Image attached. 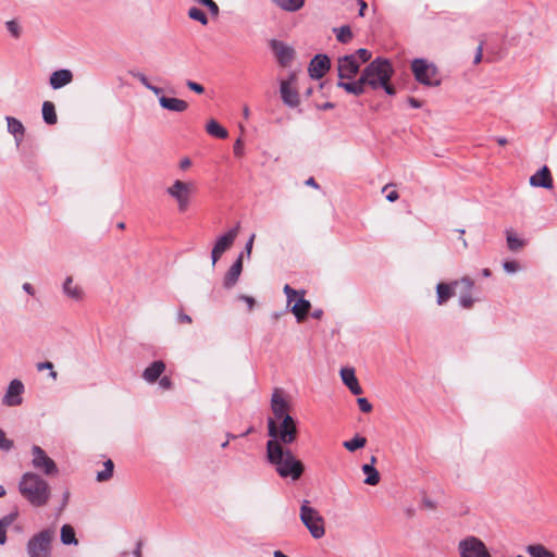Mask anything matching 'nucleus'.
I'll list each match as a JSON object with an SVG mask.
<instances>
[{"label":"nucleus","instance_id":"2f4dec72","mask_svg":"<svg viewBox=\"0 0 557 557\" xmlns=\"http://www.w3.org/2000/svg\"><path fill=\"white\" fill-rule=\"evenodd\" d=\"M60 540H61L62 544H64V545H77L78 544V541H77L76 534H75V530L70 524L62 525L61 533H60Z\"/></svg>","mask_w":557,"mask_h":557},{"label":"nucleus","instance_id":"052dcab7","mask_svg":"<svg viewBox=\"0 0 557 557\" xmlns=\"http://www.w3.org/2000/svg\"><path fill=\"white\" fill-rule=\"evenodd\" d=\"M399 198V195L396 190H392L389 191L387 195H386V199L389 201V202H394L396 201L397 199Z\"/></svg>","mask_w":557,"mask_h":557},{"label":"nucleus","instance_id":"a18cd8bd","mask_svg":"<svg viewBox=\"0 0 557 557\" xmlns=\"http://www.w3.org/2000/svg\"><path fill=\"white\" fill-rule=\"evenodd\" d=\"M157 382H158L159 388L162 391H169L173 387L172 380L166 375L161 376Z\"/></svg>","mask_w":557,"mask_h":557},{"label":"nucleus","instance_id":"cd10ccee","mask_svg":"<svg viewBox=\"0 0 557 557\" xmlns=\"http://www.w3.org/2000/svg\"><path fill=\"white\" fill-rule=\"evenodd\" d=\"M376 461V458L374 456L371 457V463L363 465L362 466V472L366 474L364 484L367 485H377L380 482V473L379 471L373 467V463Z\"/></svg>","mask_w":557,"mask_h":557},{"label":"nucleus","instance_id":"79ce46f5","mask_svg":"<svg viewBox=\"0 0 557 557\" xmlns=\"http://www.w3.org/2000/svg\"><path fill=\"white\" fill-rule=\"evenodd\" d=\"M350 55H356V60L361 65L366 62H368L371 59V52L368 49L360 48L355 53H351Z\"/></svg>","mask_w":557,"mask_h":557},{"label":"nucleus","instance_id":"f704fd0d","mask_svg":"<svg viewBox=\"0 0 557 557\" xmlns=\"http://www.w3.org/2000/svg\"><path fill=\"white\" fill-rule=\"evenodd\" d=\"M525 550L531 557H555L554 554L542 544L529 545Z\"/></svg>","mask_w":557,"mask_h":557},{"label":"nucleus","instance_id":"ea45409f","mask_svg":"<svg viewBox=\"0 0 557 557\" xmlns=\"http://www.w3.org/2000/svg\"><path fill=\"white\" fill-rule=\"evenodd\" d=\"M132 75L137 78L147 89H149L150 91H152L154 95L159 96L162 94V88L158 87V86H154L152 85L148 77L141 73V72H135V73H132Z\"/></svg>","mask_w":557,"mask_h":557},{"label":"nucleus","instance_id":"0e129e2a","mask_svg":"<svg viewBox=\"0 0 557 557\" xmlns=\"http://www.w3.org/2000/svg\"><path fill=\"white\" fill-rule=\"evenodd\" d=\"M7 542V529L0 524V544L3 545Z\"/></svg>","mask_w":557,"mask_h":557},{"label":"nucleus","instance_id":"f8f14e48","mask_svg":"<svg viewBox=\"0 0 557 557\" xmlns=\"http://www.w3.org/2000/svg\"><path fill=\"white\" fill-rule=\"evenodd\" d=\"M296 73H290L287 79L281 81L280 85L281 98L283 102L290 108H295L299 104V95L296 89Z\"/></svg>","mask_w":557,"mask_h":557},{"label":"nucleus","instance_id":"4d7b16f0","mask_svg":"<svg viewBox=\"0 0 557 557\" xmlns=\"http://www.w3.org/2000/svg\"><path fill=\"white\" fill-rule=\"evenodd\" d=\"M482 55H483V44H480L476 49V53H475L473 63L479 64L482 61Z\"/></svg>","mask_w":557,"mask_h":557},{"label":"nucleus","instance_id":"6e6d98bb","mask_svg":"<svg viewBox=\"0 0 557 557\" xmlns=\"http://www.w3.org/2000/svg\"><path fill=\"white\" fill-rule=\"evenodd\" d=\"M380 88H383L387 95H395L396 90L395 88L389 84V81H386L384 85H380Z\"/></svg>","mask_w":557,"mask_h":557},{"label":"nucleus","instance_id":"0eeeda50","mask_svg":"<svg viewBox=\"0 0 557 557\" xmlns=\"http://www.w3.org/2000/svg\"><path fill=\"white\" fill-rule=\"evenodd\" d=\"M300 520L314 539H321L325 534L324 521L314 508L309 506V500H304L300 507Z\"/></svg>","mask_w":557,"mask_h":557},{"label":"nucleus","instance_id":"39448f33","mask_svg":"<svg viewBox=\"0 0 557 557\" xmlns=\"http://www.w3.org/2000/svg\"><path fill=\"white\" fill-rule=\"evenodd\" d=\"M411 72L414 79L428 87H437L442 84L438 67L426 59L418 58L411 62Z\"/></svg>","mask_w":557,"mask_h":557},{"label":"nucleus","instance_id":"72a5a7b5","mask_svg":"<svg viewBox=\"0 0 557 557\" xmlns=\"http://www.w3.org/2000/svg\"><path fill=\"white\" fill-rule=\"evenodd\" d=\"M272 1L276 5H278L281 9L288 11V12L298 11L305 4V0H272Z\"/></svg>","mask_w":557,"mask_h":557},{"label":"nucleus","instance_id":"6ab92c4d","mask_svg":"<svg viewBox=\"0 0 557 557\" xmlns=\"http://www.w3.org/2000/svg\"><path fill=\"white\" fill-rule=\"evenodd\" d=\"M165 363L162 360L151 362L143 372V379L148 384L157 383L165 371Z\"/></svg>","mask_w":557,"mask_h":557},{"label":"nucleus","instance_id":"4468645a","mask_svg":"<svg viewBox=\"0 0 557 557\" xmlns=\"http://www.w3.org/2000/svg\"><path fill=\"white\" fill-rule=\"evenodd\" d=\"M360 69V64L356 60V55H344L337 59V74L339 81H351L356 77Z\"/></svg>","mask_w":557,"mask_h":557},{"label":"nucleus","instance_id":"09e8293b","mask_svg":"<svg viewBox=\"0 0 557 557\" xmlns=\"http://www.w3.org/2000/svg\"><path fill=\"white\" fill-rule=\"evenodd\" d=\"M186 86L190 90L195 91L196 94H203L205 92L203 86L198 84V83H196V82H194V81H187L186 82Z\"/></svg>","mask_w":557,"mask_h":557},{"label":"nucleus","instance_id":"bf43d9fd","mask_svg":"<svg viewBox=\"0 0 557 557\" xmlns=\"http://www.w3.org/2000/svg\"><path fill=\"white\" fill-rule=\"evenodd\" d=\"M408 103L410 107H412L414 109L421 108V106H422L421 101H419L418 99H416L413 97L408 98Z\"/></svg>","mask_w":557,"mask_h":557},{"label":"nucleus","instance_id":"473e14b6","mask_svg":"<svg viewBox=\"0 0 557 557\" xmlns=\"http://www.w3.org/2000/svg\"><path fill=\"white\" fill-rule=\"evenodd\" d=\"M42 119L48 125H53L58 121L55 107L51 101H45L42 103Z\"/></svg>","mask_w":557,"mask_h":557},{"label":"nucleus","instance_id":"5fc2aeb1","mask_svg":"<svg viewBox=\"0 0 557 557\" xmlns=\"http://www.w3.org/2000/svg\"><path fill=\"white\" fill-rule=\"evenodd\" d=\"M177 321L180 323H187V324H189V323H191L193 320H191L190 315H188V314H186V313L181 311L177 314Z\"/></svg>","mask_w":557,"mask_h":557},{"label":"nucleus","instance_id":"e2e57ef3","mask_svg":"<svg viewBox=\"0 0 557 557\" xmlns=\"http://www.w3.org/2000/svg\"><path fill=\"white\" fill-rule=\"evenodd\" d=\"M191 165V161L188 158H184L180 162L181 170H187Z\"/></svg>","mask_w":557,"mask_h":557},{"label":"nucleus","instance_id":"dca6fc26","mask_svg":"<svg viewBox=\"0 0 557 557\" xmlns=\"http://www.w3.org/2000/svg\"><path fill=\"white\" fill-rule=\"evenodd\" d=\"M331 61L326 54H317L309 64V74L313 79L322 78L330 70Z\"/></svg>","mask_w":557,"mask_h":557},{"label":"nucleus","instance_id":"2eb2a0df","mask_svg":"<svg viewBox=\"0 0 557 557\" xmlns=\"http://www.w3.org/2000/svg\"><path fill=\"white\" fill-rule=\"evenodd\" d=\"M24 391L25 386L21 380H12L8 385L4 396L2 397V405L7 407H16L22 405Z\"/></svg>","mask_w":557,"mask_h":557},{"label":"nucleus","instance_id":"e433bc0d","mask_svg":"<svg viewBox=\"0 0 557 557\" xmlns=\"http://www.w3.org/2000/svg\"><path fill=\"white\" fill-rule=\"evenodd\" d=\"M114 470V463L111 459H108L103 462V470L99 471L97 473V481L98 482H106L109 481L113 475Z\"/></svg>","mask_w":557,"mask_h":557},{"label":"nucleus","instance_id":"f3484780","mask_svg":"<svg viewBox=\"0 0 557 557\" xmlns=\"http://www.w3.org/2000/svg\"><path fill=\"white\" fill-rule=\"evenodd\" d=\"M271 48L278 61V63L282 66H289L293 59L295 51L292 47L285 45L282 41L278 40H272L271 41Z\"/></svg>","mask_w":557,"mask_h":557},{"label":"nucleus","instance_id":"13d9d810","mask_svg":"<svg viewBox=\"0 0 557 557\" xmlns=\"http://www.w3.org/2000/svg\"><path fill=\"white\" fill-rule=\"evenodd\" d=\"M242 136L237 138L234 145V152L236 156H240L243 153V145H242Z\"/></svg>","mask_w":557,"mask_h":557},{"label":"nucleus","instance_id":"37998d69","mask_svg":"<svg viewBox=\"0 0 557 557\" xmlns=\"http://www.w3.org/2000/svg\"><path fill=\"white\" fill-rule=\"evenodd\" d=\"M196 2L208 8L212 16L219 15V7L213 0H196Z\"/></svg>","mask_w":557,"mask_h":557},{"label":"nucleus","instance_id":"49530a36","mask_svg":"<svg viewBox=\"0 0 557 557\" xmlns=\"http://www.w3.org/2000/svg\"><path fill=\"white\" fill-rule=\"evenodd\" d=\"M17 517V512H11L0 519V524L3 525L4 529H7L9 525H11Z\"/></svg>","mask_w":557,"mask_h":557},{"label":"nucleus","instance_id":"4be33fe9","mask_svg":"<svg viewBox=\"0 0 557 557\" xmlns=\"http://www.w3.org/2000/svg\"><path fill=\"white\" fill-rule=\"evenodd\" d=\"M341 377L343 383L347 386L351 394H362L363 391L358 382L354 368H342Z\"/></svg>","mask_w":557,"mask_h":557},{"label":"nucleus","instance_id":"69168bd1","mask_svg":"<svg viewBox=\"0 0 557 557\" xmlns=\"http://www.w3.org/2000/svg\"><path fill=\"white\" fill-rule=\"evenodd\" d=\"M135 557H141V542H138L136 548L133 552Z\"/></svg>","mask_w":557,"mask_h":557},{"label":"nucleus","instance_id":"864d4df0","mask_svg":"<svg viewBox=\"0 0 557 557\" xmlns=\"http://www.w3.org/2000/svg\"><path fill=\"white\" fill-rule=\"evenodd\" d=\"M255 237L256 235L252 234L249 239L246 242V258H249L250 257V253H251V249H252V245H253V240H255Z\"/></svg>","mask_w":557,"mask_h":557},{"label":"nucleus","instance_id":"c756f323","mask_svg":"<svg viewBox=\"0 0 557 557\" xmlns=\"http://www.w3.org/2000/svg\"><path fill=\"white\" fill-rule=\"evenodd\" d=\"M8 123V132L12 134L17 143H20L24 136L25 128L22 122L13 116L5 117Z\"/></svg>","mask_w":557,"mask_h":557},{"label":"nucleus","instance_id":"a878e982","mask_svg":"<svg viewBox=\"0 0 557 557\" xmlns=\"http://www.w3.org/2000/svg\"><path fill=\"white\" fill-rule=\"evenodd\" d=\"M458 281H455L450 284L447 283H438L436 286V302L438 306H442L447 302L449 298L454 296V287L458 284Z\"/></svg>","mask_w":557,"mask_h":557},{"label":"nucleus","instance_id":"7ed1b4c3","mask_svg":"<svg viewBox=\"0 0 557 557\" xmlns=\"http://www.w3.org/2000/svg\"><path fill=\"white\" fill-rule=\"evenodd\" d=\"M268 434L270 440L268 442H275L281 447H287L293 444L298 436V430L296 421L292 416H287L284 419H269L268 421Z\"/></svg>","mask_w":557,"mask_h":557},{"label":"nucleus","instance_id":"c03bdc74","mask_svg":"<svg viewBox=\"0 0 557 557\" xmlns=\"http://www.w3.org/2000/svg\"><path fill=\"white\" fill-rule=\"evenodd\" d=\"M13 447V442L5 437V433L0 429V450L9 451Z\"/></svg>","mask_w":557,"mask_h":557},{"label":"nucleus","instance_id":"a211bd4d","mask_svg":"<svg viewBox=\"0 0 557 557\" xmlns=\"http://www.w3.org/2000/svg\"><path fill=\"white\" fill-rule=\"evenodd\" d=\"M243 261H244V251L238 253L236 261L232 264L228 271L225 273L223 278V287L225 289H231L238 282L239 276L243 270Z\"/></svg>","mask_w":557,"mask_h":557},{"label":"nucleus","instance_id":"603ef678","mask_svg":"<svg viewBox=\"0 0 557 557\" xmlns=\"http://www.w3.org/2000/svg\"><path fill=\"white\" fill-rule=\"evenodd\" d=\"M36 368L38 371H44V370H52L53 369V363L50 362V361H44V362H38L36 364Z\"/></svg>","mask_w":557,"mask_h":557},{"label":"nucleus","instance_id":"3c124183","mask_svg":"<svg viewBox=\"0 0 557 557\" xmlns=\"http://www.w3.org/2000/svg\"><path fill=\"white\" fill-rule=\"evenodd\" d=\"M519 269V264L516 261H506L504 263V270L508 273H515Z\"/></svg>","mask_w":557,"mask_h":557},{"label":"nucleus","instance_id":"f257e3e1","mask_svg":"<svg viewBox=\"0 0 557 557\" xmlns=\"http://www.w3.org/2000/svg\"><path fill=\"white\" fill-rule=\"evenodd\" d=\"M267 459L282 478L298 480L304 471V463L298 460L287 447H281L275 442L267 443Z\"/></svg>","mask_w":557,"mask_h":557},{"label":"nucleus","instance_id":"4c0bfd02","mask_svg":"<svg viewBox=\"0 0 557 557\" xmlns=\"http://www.w3.org/2000/svg\"><path fill=\"white\" fill-rule=\"evenodd\" d=\"M366 444H367L366 437L360 436V435H355L351 440L345 441L343 443V446L349 451H355L359 448L364 447Z\"/></svg>","mask_w":557,"mask_h":557},{"label":"nucleus","instance_id":"bb28decb","mask_svg":"<svg viewBox=\"0 0 557 557\" xmlns=\"http://www.w3.org/2000/svg\"><path fill=\"white\" fill-rule=\"evenodd\" d=\"M366 85L367 84L363 81L361 75H360L359 79H357V81H354V79L348 81V82L338 81V83H337V87L343 88L348 94H352L355 96L362 95L364 92Z\"/></svg>","mask_w":557,"mask_h":557},{"label":"nucleus","instance_id":"423d86ee","mask_svg":"<svg viewBox=\"0 0 557 557\" xmlns=\"http://www.w3.org/2000/svg\"><path fill=\"white\" fill-rule=\"evenodd\" d=\"M55 535L52 528L44 529L34 534L26 544V550L29 557H50L51 542Z\"/></svg>","mask_w":557,"mask_h":557},{"label":"nucleus","instance_id":"8fccbe9b","mask_svg":"<svg viewBox=\"0 0 557 557\" xmlns=\"http://www.w3.org/2000/svg\"><path fill=\"white\" fill-rule=\"evenodd\" d=\"M7 29L14 36V37H18L20 36V26L17 25L16 22L14 21H9L7 22Z\"/></svg>","mask_w":557,"mask_h":557},{"label":"nucleus","instance_id":"7c9ffc66","mask_svg":"<svg viewBox=\"0 0 557 557\" xmlns=\"http://www.w3.org/2000/svg\"><path fill=\"white\" fill-rule=\"evenodd\" d=\"M206 132L215 138H226L227 137V131L225 127H223L220 123H218L214 119H211L206 124Z\"/></svg>","mask_w":557,"mask_h":557},{"label":"nucleus","instance_id":"5701e85b","mask_svg":"<svg viewBox=\"0 0 557 557\" xmlns=\"http://www.w3.org/2000/svg\"><path fill=\"white\" fill-rule=\"evenodd\" d=\"M73 81V73L67 69L54 71L49 78V85L52 89H60Z\"/></svg>","mask_w":557,"mask_h":557},{"label":"nucleus","instance_id":"1a4fd4ad","mask_svg":"<svg viewBox=\"0 0 557 557\" xmlns=\"http://www.w3.org/2000/svg\"><path fill=\"white\" fill-rule=\"evenodd\" d=\"M284 293L287 298V306H290V310L297 321H304L311 308L310 301L304 297L305 290L298 292L286 284L284 286Z\"/></svg>","mask_w":557,"mask_h":557},{"label":"nucleus","instance_id":"6e6552de","mask_svg":"<svg viewBox=\"0 0 557 557\" xmlns=\"http://www.w3.org/2000/svg\"><path fill=\"white\" fill-rule=\"evenodd\" d=\"M194 189L195 185L193 182L176 180L166 188V194L177 202V209L183 213L186 212L189 207Z\"/></svg>","mask_w":557,"mask_h":557},{"label":"nucleus","instance_id":"de8ad7c7","mask_svg":"<svg viewBox=\"0 0 557 557\" xmlns=\"http://www.w3.org/2000/svg\"><path fill=\"white\" fill-rule=\"evenodd\" d=\"M357 404L359 406V409L362 412L368 413L372 410V405L369 403V400L367 398H363V397L358 398Z\"/></svg>","mask_w":557,"mask_h":557},{"label":"nucleus","instance_id":"c85d7f7f","mask_svg":"<svg viewBox=\"0 0 557 557\" xmlns=\"http://www.w3.org/2000/svg\"><path fill=\"white\" fill-rule=\"evenodd\" d=\"M460 283L462 285H465L467 292H470L472 289L473 285H474L473 281L470 277H468V276L462 277L460 280ZM459 304H460V306L462 308L469 309V308H471L473 306L474 299L472 298L470 293H466V294L460 296Z\"/></svg>","mask_w":557,"mask_h":557},{"label":"nucleus","instance_id":"393cba45","mask_svg":"<svg viewBox=\"0 0 557 557\" xmlns=\"http://www.w3.org/2000/svg\"><path fill=\"white\" fill-rule=\"evenodd\" d=\"M159 104L162 109L177 113L185 112L188 109V103L185 100L165 96L159 97Z\"/></svg>","mask_w":557,"mask_h":557},{"label":"nucleus","instance_id":"412c9836","mask_svg":"<svg viewBox=\"0 0 557 557\" xmlns=\"http://www.w3.org/2000/svg\"><path fill=\"white\" fill-rule=\"evenodd\" d=\"M271 408L274 414V420L284 419L288 413V403L285 400L283 395L276 391L272 395Z\"/></svg>","mask_w":557,"mask_h":557},{"label":"nucleus","instance_id":"338daca9","mask_svg":"<svg viewBox=\"0 0 557 557\" xmlns=\"http://www.w3.org/2000/svg\"><path fill=\"white\" fill-rule=\"evenodd\" d=\"M358 3L360 5L359 15L363 16L364 10L367 9V3L363 0H358Z\"/></svg>","mask_w":557,"mask_h":557},{"label":"nucleus","instance_id":"b1692460","mask_svg":"<svg viewBox=\"0 0 557 557\" xmlns=\"http://www.w3.org/2000/svg\"><path fill=\"white\" fill-rule=\"evenodd\" d=\"M530 185L533 187L552 188L553 178L549 169L544 165L534 175L530 177Z\"/></svg>","mask_w":557,"mask_h":557},{"label":"nucleus","instance_id":"a19ab883","mask_svg":"<svg viewBox=\"0 0 557 557\" xmlns=\"http://www.w3.org/2000/svg\"><path fill=\"white\" fill-rule=\"evenodd\" d=\"M187 14H188L189 18L199 22L203 26L208 25V23H209V20H208V16L206 15V13L197 7L189 8Z\"/></svg>","mask_w":557,"mask_h":557},{"label":"nucleus","instance_id":"ddd939ff","mask_svg":"<svg viewBox=\"0 0 557 557\" xmlns=\"http://www.w3.org/2000/svg\"><path fill=\"white\" fill-rule=\"evenodd\" d=\"M238 233L239 224H237L236 226L228 230L225 234L218 237L211 251L212 265H214L216 261L220 259V257L232 247Z\"/></svg>","mask_w":557,"mask_h":557},{"label":"nucleus","instance_id":"9d476101","mask_svg":"<svg viewBox=\"0 0 557 557\" xmlns=\"http://www.w3.org/2000/svg\"><path fill=\"white\" fill-rule=\"evenodd\" d=\"M457 549L459 557H492L485 543L474 535L460 540Z\"/></svg>","mask_w":557,"mask_h":557},{"label":"nucleus","instance_id":"9b49d317","mask_svg":"<svg viewBox=\"0 0 557 557\" xmlns=\"http://www.w3.org/2000/svg\"><path fill=\"white\" fill-rule=\"evenodd\" d=\"M32 466L37 471L47 476H55L59 474L57 463L51 459L47 453L38 445L32 447Z\"/></svg>","mask_w":557,"mask_h":557},{"label":"nucleus","instance_id":"c9c22d12","mask_svg":"<svg viewBox=\"0 0 557 557\" xmlns=\"http://www.w3.org/2000/svg\"><path fill=\"white\" fill-rule=\"evenodd\" d=\"M506 239H507L508 248L511 251H518L521 248H523L525 245V242L523 239L517 237L516 234L510 230L506 231Z\"/></svg>","mask_w":557,"mask_h":557},{"label":"nucleus","instance_id":"58836bf2","mask_svg":"<svg viewBox=\"0 0 557 557\" xmlns=\"http://www.w3.org/2000/svg\"><path fill=\"white\" fill-rule=\"evenodd\" d=\"M336 39L342 44H347L352 39V32L348 25L334 28Z\"/></svg>","mask_w":557,"mask_h":557},{"label":"nucleus","instance_id":"aec40b11","mask_svg":"<svg viewBox=\"0 0 557 557\" xmlns=\"http://www.w3.org/2000/svg\"><path fill=\"white\" fill-rule=\"evenodd\" d=\"M62 292L67 298L77 302L82 301L85 297V292L83 287L79 284L74 283L72 276L65 277L62 284Z\"/></svg>","mask_w":557,"mask_h":557},{"label":"nucleus","instance_id":"20e7f679","mask_svg":"<svg viewBox=\"0 0 557 557\" xmlns=\"http://www.w3.org/2000/svg\"><path fill=\"white\" fill-rule=\"evenodd\" d=\"M393 74L392 63L387 59L380 57L371 61L361 72L363 81L372 89H379L380 85L391 81Z\"/></svg>","mask_w":557,"mask_h":557},{"label":"nucleus","instance_id":"f03ea898","mask_svg":"<svg viewBox=\"0 0 557 557\" xmlns=\"http://www.w3.org/2000/svg\"><path fill=\"white\" fill-rule=\"evenodd\" d=\"M18 492L34 507L46 506L51 497V488L40 474L28 471L18 481Z\"/></svg>","mask_w":557,"mask_h":557},{"label":"nucleus","instance_id":"680f3d73","mask_svg":"<svg viewBox=\"0 0 557 557\" xmlns=\"http://www.w3.org/2000/svg\"><path fill=\"white\" fill-rule=\"evenodd\" d=\"M22 288H23V290H24L25 293H27L28 295L34 296V294H35V289H34V287L32 286V284H29V283H24V284H23V286H22Z\"/></svg>","mask_w":557,"mask_h":557},{"label":"nucleus","instance_id":"774afa93","mask_svg":"<svg viewBox=\"0 0 557 557\" xmlns=\"http://www.w3.org/2000/svg\"><path fill=\"white\" fill-rule=\"evenodd\" d=\"M323 314V311L321 309L314 310L311 315L313 319H320Z\"/></svg>","mask_w":557,"mask_h":557}]
</instances>
